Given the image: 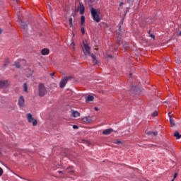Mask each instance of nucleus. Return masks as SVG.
<instances>
[{
    "instance_id": "9",
    "label": "nucleus",
    "mask_w": 181,
    "mask_h": 181,
    "mask_svg": "<svg viewBox=\"0 0 181 181\" xmlns=\"http://www.w3.org/2000/svg\"><path fill=\"white\" fill-rule=\"evenodd\" d=\"M85 11H86V7H84V4H83V3H79L80 15H84Z\"/></svg>"
},
{
    "instance_id": "15",
    "label": "nucleus",
    "mask_w": 181,
    "mask_h": 181,
    "mask_svg": "<svg viewBox=\"0 0 181 181\" xmlns=\"http://www.w3.org/2000/svg\"><path fill=\"white\" fill-rule=\"evenodd\" d=\"M79 115L80 112H78V111L72 110V117H74V118H77Z\"/></svg>"
},
{
    "instance_id": "41",
    "label": "nucleus",
    "mask_w": 181,
    "mask_h": 181,
    "mask_svg": "<svg viewBox=\"0 0 181 181\" xmlns=\"http://www.w3.org/2000/svg\"><path fill=\"white\" fill-rule=\"evenodd\" d=\"M2 33V30L0 28V34Z\"/></svg>"
},
{
    "instance_id": "37",
    "label": "nucleus",
    "mask_w": 181,
    "mask_h": 181,
    "mask_svg": "<svg viewBox=\"0 0 181 181\" xmlns=\"http://www.w3.org/2000/svg\"><path fill=\"white\" fill-rule=\"evenodd\" d=\"M58 173H62V175H65V173H63V171H58Z\"/></svg>"
},
{
    "instance_id": "34",
    "label": "nucleus",
    "mask_w": 181,
    "mask_h": 181,
    "mask_svg": "<svg viewBox=\"0 0 181 181\" xmlns=\"http://www.w3.org/2000/svg\"><path fill=\"white\" fill-rule=\"evenodd\" d=\"M176 177H177V173H175L174 175L173 179L175 180L176 179Z\"/></svg>"
},
{
    "instance_id": "38",
    "label": "nucleus",
    "mask_w": 181,
    "mask_h": 181,
    "mask_svg": "<svg viewBox=\"0 0 181 181\" xmlns=\"http://www.w3.org/2000/svg\"><path fill=\"white\" fill-rule=\"evenodd\" d=\"M71 42L73 44V46H76V44H74V42H73V40H71Z\"/></svg>"
},
{
    "instance_id": "3",
    "label": "nucleus",
    "mask_w": 181,
    "mask_h": 181,
    "mask_svg": "<svg viewBox=\"0 0 181 181\" xmlns=\"http://www.w3.org/2000/svg\"><path fill=\"white\" fill-rule=\"evenodd\" d=\"M46 93H47V90H46V87L43 83H40L38 85V95L40 97H44V95H46Z\"/></svg>"
},
{
    "instance_id": "2",
    "label": "nucleus",
    "mask_w": 181,
    "mask_h": 181,
    "mask_svg": "<svg viewBox=\"0 0 181 181\" xmlns=\"http://www.w3.org/2000/svg\"><path fill=\"white\" fill-rule=\"evenodd\" d=\"M83 46H84V49H85L84 54H87L89 56L90 55L93 59V63L95 64H97V58H96L95 55H94V54H91L90 52V46H88V45L86 44L85 42H83Z\"/></svg>"
},
{
    "instance_id": "30",
    "label": "nucleus",
    "mask_w": 181,
    "mask_h": 181,
    "mask_svg": "<svg viewBox=\"0 0 181 181\" xmlns=\"http://www.w3.org/2000/svg\"><path fill=\"white\" fill-rule=\"evenodd\" d=\"M73 128H74V129H78V126H77V125H74V126H73Z\"/></svg>"
},
{
    "instance_id": "12",
    "label": "nucleus",
    "mask_w": 181,
    "mask_h": 181,
    "mask_svg": "<svg viewBox=\"0 0 181 181\" xmlns=\"http://www.w3.org/2000/svg\"><path fill=\"white\" fill-rule=\"evenodd\" d=\"M112 132H115L112 129H107L103 131V135H110Z\"/></svg>"
},
{
    "instance_id": "35",
    "label": "nucleus",
    "mask_w": 181,
    "mask_h": 181,
    "mask_svg": "<svg viewBox=\"0 0 181 181\" xmlns=\"http://www.w3.org/2000/svg\"><path fill=\"white\" fill-rule=\"evenodd\" d=\"M146 134H147V135H151V136H152V132H148L146 133Z\"/></svg>"
},
{
    "instance_id": "28",
    "label": "nucleus",
    "mask_w": 181,
    "mask_h": 181,
    "mask_svg": "<svg viewBox=\"0 0 181 181\" xmlns=\"http://www.w3.org/2000/svg\"><path fill=\"white\" fill-rule=\"evenodd\" d=\"M152 117H158V112L156 111L153 112Z\"/></svg>"
},
{
    "instance_id": "36",
    "label": "nucleus",
    "mask_w": 181,
    "mask_h": 181,
    "mask_svg": "<svg viewBox=\"0 0 181 181\" xmlns=\"http://www.w3.org/2000/svg\"><path fill=\"white\" fill-rule=\"evenodd\" d=\"M50 76H51V77H54V72L51 73Z\"/></svg>"
},
{
    "instance_id": "24",
    "label": "nucleus",
    "mask_w": 181,
    "mask_h": 181,
    "mask_svg": "<svg viewBox=\"0 0 181 181\" xmlns=\"http://www.w3.org/2000/svg\"><path fill=\"white\" fill-rule=\"evenodd\" d=\"M15 66L17 69H21V64L19 62H15Z\"/></svg>"
},
{
    "instance_id": "21",
    "label": "nucleus",
    "mask_w": 181,
    "mask_h": 181,
    "mask_svg": "<svg viewBox=\"0 0 181 181\" xmlns=\"http://www.w3.org/2000/svg\"><path fill=\"white\" fill-rule=\"evenodd\" d=\"M170 124L171 127H175V119H173V118H170Z\"/></svg>"
},
{
    "instance_id": "43",
    "label": "nucleus",
    "mask_w": 181,
    "mask_h": 181,
    "mask_svg": "<svg viewBox=\"0 0 181 181\" xmlns=\"http://www.w3.org/2000/svg\"><path fill=\"white\" fill-rule=\"evenodd\" d=\"M129 76H130V77H131V76H132V74H130Z\"/></svg>"
},
{
    "instance_id": "42",
    "label": "nucleus",
    "mask_w": 181,
    "mask_h": 181,
    "mask_svg": "<svg viewBox=\"0 0 181 181\" xmlns=\"http://www.w3.org/2000/svg\"><path fill=\"white\" fill-rule=\"evenodd\" d=\"M179 36H181V31L179 33Z\"/></svg>"
},
{
    "instance_id": "39",
    "label": "nucleus",
    "mask_w": 181,
    "mask_h": 181,
    "mask_svg": "<svg viewBox=\"0 0 181 181\" xmlns=\"http://www.w3.org/2000/svg\"><path fill=\"white\" fill-rule=\"evenodd\" d=\"M107 57H110V59H112V55H107Z\"/></svg>"
},
{
    "instance_id": "6",
    "label": "nucleus",
    "mask_w": 181,
    "mask_h": 181,
    "mask_svg": "<svg viewBox=\"0 0 181 181\" xmlns=\"http://www.w3.org/2000/svg\"><path fill=\"white\" fill-rule=\"evenodd\" d=\"M94 121V117L88 116V117H84L82 118V122L85 124H91Z\"/></svg>"
},
{
    "instance_id": "16",
    "label": "nucleus",
    "mask_w": 181,
    "mask_h": 181,
    "mask_svg": "<svg viewBox=\"0 0 181 181\" xmlns=\"http://www.w3.org/2000/svg\"><path fill=\"white\" fill-rule=\"evenodd\" d=\"M121 43H122V46H123V47H124V49H127V47H128L129 46V44H128V42H119V45H121Z\"/></svg>"
},
{
    "instance_id": "1",
    "label": "nucleus",
    "mask_w": 181,
    "mask_h": 181,
    "mask_svg": "<svg viewBox=\"0 0 181 181\" xmlns=\"http://www.w3.org/2000/svg\"><path fill=\"white\" fill-rule=\"evenodd\" d=\"M90 13L95 22H97V23H98L101 21V18H100V10H95L94 7H92L90 8Z\"/></svg>"
},
{
    "instance_id": "11",
    "label": "nucleus",
    "mask_w": 181,
    "mask_h": 181,
    "mask_svg": "<svg viewBox=\"0 0 181 181\" xmlns=\"http://www.w3.org/2000/svg\"><path fill=\"white\" fill-rule=\"evenodd\" d=\"M129 91L130 93H133V94H138L139 88H138L136 86H132Z\"/></svg>"
},
{
    "instance_id": "26",
    "label": "nucleus",
    "mask_w": 181,
    "mask_h": 181,
    "mask_svg": "<svg viewBox=\"0 0 181 181\" xmlns=\"http://www.w3.org/2000/svg\"><path fill=\"white\" fill-rule=\"evenodd\" d=\"M69 25L70 26H73V18H69Z\"/></svg>"
},
{
    "instance_id": "8",
    "label": "nucleus",
    "mask_w": 181,
    "mask_h": 181,
    "mask_svg": "<svg viewBox=\"0 0 181 181\" xmlns=\"http://www.w3.org/2000/svg\"><path fill=\"white\" fill-rule=\"evenodd\" d=\"M18 103L19 107H25V98H23V96H20Z\"/></svg>"
},
{
    "instance_id": "32",
    "label": "nucleus",
    "mask_w": 181,
    "mask_h": 181,
    "mask_svg": "<svg viewBox=\"0 0 181 181\" xmlns=\"http://www.w3.org/2000/svg\"><path fill=\"white\" fill-rule=\"evenodd\" d=\"M128 4H132L134 0H127Z\"/></svg>"
},
{
    "instance_id": "14",
    "label": "nucleus",
    "mask_w": 181,
    "mask_h": 181,
    "mask_svg": "<svg viewBox=\"0 0 181 181\" xmlns=\"http://www.w3.org/2000/svg\"><path fill=\"white\" fill-rule=\"evenodd\" d=\"M66 170H67L68 173H70L71 175H73V173H74V170L73 166L67 167Z\"/></svg>"
},
{
    "instance_id": "27",
    "label": "nucleus",
    "mask_w": 181,
    "mask_h": 181,
    "mask_svg": "<svg viewBox=\"0 0 181 181\" xmlns=\"http://www.w3.org/2000/svg\"><path fill=\"white\" fill-rule=\"evenodd\" d=\"M81 32L82 35H84V33H86V30H84V28L82 27L81 28Z\"/></svg>"
},
{
    "instance_id": "17",
    "label": "nucleus",
    "mask_w": 181,
    "mask_h": 181,
    "mask_svg": "<svg viewBox=\"0 0 181 181\" xmlns=\"http://www.w3.org/2000/svg\"><path fill=\"white\" fill-rule=\"evenodd\" d=\"M164 147H165V149H167L168 151H170V149H171V148H172V144H170V143L165 144H164Z\"/></svg>"
},
{
    "instance_id": "40",
    "label": "nucleus",
    "mask_w": 181,
    "mask_h": 181,
    "mask_svg": "<svg viewBox=\"0 0 181 181\" xmlns=\"http://www.w3.org/2000/svg\"><path fill=\"white\" fill-rule=\"evenodd\" d=\"M95 111H98V107H95Z\"/></svg>"
},
{
    "instance_id": "10",
    "label": "nucleus",
    "mask_w": 181,
    "mask_h": 181,
    "mask_svg": "<svg viewBox=\"0 0 181 181\" xmlns=\"http://www.w3.org/2000/svg\"><path fill=\"white\" fill-rule=\"evenodd\" d=\"M9 86L8 81H0V88H6Z\"/></svg>"
},
{
    "instance_id": "20",
    "label": "nucleus",
    "mask_w": 181,
    "mask_h": 181,
    "mask_svg": "<svg viewBox=\"0 0 181 181\" xmlns=\"http://www.w3.org/2000/svg\"><path fill=\"white\" fill-rule=\"evenodd\" d=\"M94 100V96L93 95H88L86 98V101H93Z\"/></svg>"
},
{
    "instance_id": "23",
    "label": "nucleus",
    "mask_w": 181,
    "mask_h": 181,
    "mask_svg": "<svg viewBox=\"0 0 181 181\" xmlns=\"http://www.w3.org/2000/svg\"><path fill=\"white\" fill-rule=\"evenodd\" d=\"M113 144H116V145H118L119 144H122V142L119 140H115L113 141Z\"/></svg>"
},
{
    "instance_id": "45",
    "label": "nucleus",
    "mask_w": 181,
    "mask_h": 181,
    "mask_svg": "<svg viewBox=\"0 0 181 181\" xmlns=\"http://www.w3.org/2000/svg\"><path fill=\"white\" fill-rule=\"evenodd\" d=\"M4 66H6V64H4Z\"/></svg>"
},
{
    "instance_id": "33",
    "label": "nucleus",
    "mask_w": 181,
    "mask_h": 181,
    "mask_svg": "<svg viewBox=\"0 0 181 181\" xmlns=\"http://www.w3.org/2000/svg\"><path fill=\"white\" fill-rule=\"evenodd\" d=\"M150 37H152L153 40H155V35L153 34H151Z\"/></svg>"
},
{
    "instance_id": "5",
    "label": "nucleus",
    "mask_w": 181,
    "mask_h": 181,
    "mask_svg": "<svg viewBox=\"0 0 181 181\" xmlns=\"http://www.w3.org/2000/svg\"><path fill=\"white\" fill-rule=\"evenodd\" d=\"M71 78H73V76H71L64 77L59 83L60 88H64L66 87V85L67 84V81H69V80Z\"/></svg>"
},
{
    "instance_id": "19",
    "label": "nucleus",
    "mask_w": 181,
    "mask_h": 181,
    "mask_svg": "<svg viewBox=\"0 0 181 181\" xmlns=\"http://www.w3.org/2000/svg\"><path fill=\"white\" fill-rule=\"evenodd\" d=\"M86 22V17L84 16H81V25H83Z\"/></svg>"
},
{
    "instance_id": "29",
    "label": "nucleus",
    "mask_w": 181,
    "mask_h": 181,
    "mask_svg": "<svg viewBox=\"0 0 181 181\" xmlns=\"http://www.w3.org/2000/svg\"><path fill=\"white\" fill-rule=\"evenodd\" d=\"M2 175H4V170L2 169V168L0 167V176H1Z\"/></svg>"
},
{
    "instance_id": "4",
    "label": "nucleus",
    "mask_w": 181,
    "mask_h": 181,
    "mask_svg": "<svg viewBox=\"0 0 181 181\" xmlns=\"http://www.w3.org/2000/svg\"><path fill=\"white\" fill-rule=\"evenodd\" d=\"M26 117L28 119V122H30V124H33V127H36L37 125V120L35 118H33V116L30 113H28L26 115Z\"/></svg>"
},
{
    "instance_id": "44",
    "label": "nucleus",
    "mask_w": 181,
    "mask_h": 181,
    "mask_svg": "<svg viewBox=\"0 0 181 181\" xmlns=\"http://www.w3.org/2000/svg\"><path fill=\"white\" fill-rule=\"evenodd\" d=\"M171 181H175V180H174V179H173Z\"/></svg>"
},
{
    "instance_id": "22",
    "label": "nucleus",
    "mask_w": 181,
    "mask_h": 181,
    "mask_svg": "<svg viewBox=\"0 0 181 181\" xmlns=\"http://www.w3.org/2000/svg\"><path fill=\"white\" fill-rule=\"evenodd\" d=\"M23 88H24L25 93H28V84L26 83H24Z\"/></svg>"
},
{
    "instance_id": "31",
    "label": "nucleus",
    "mask_w": 181,
    "mask_h": 181,
    "mask_svg": "<svg viewBox=\"0 0 181 181\" xmlns=\"http://www.w3.org/2000/svg\"><path fill=\"white\" fill-rule=\"evenodd\" d=\"M173 115V114H172L171 112H169L168 113V116H169V118H172V116Z\"/></svg>"
},
{
    "instance_id": "13",
    "label": "nucleus",
    "mask_w": 181,
    "mask_h": 181,
    "mask_svg": "<svg viewBox=\"0 0 181 181\" xmlns=\"http://www.w3.org/2000/svg\"><path fill=\"white\" fill-rule=\"evenodd\" d=\"M49 49H47V48H44L41 51V54H42V56H46V55L49 54Z\"/></svg>"
},
{
    "instance_id": "25",
    "label": "nucleus",
    "mask_w": 181,
    "mask_h": 181,
    "mask_svg": "<svg viewBox=\"0 0 181 181\" xmlns=\"http://www.w3.org/2000/svg\"><path fill=\"white\" fill-rule=\"evenodd\" d=\"M151 136H158V132H152Z\"/></svg>"
},
{
    "instance_id": "7",
    "label": "nucleus",
    "mask_w": 181,
    "mask_h": 181,
    "mask_svg": "<svg viewBox=\"0 0 181 181\" xmlns=\"http://www.w3.org/2000/svg\"><path fill=\"white\" fill-rule=\"evenodd\" d=\"M18 22H19L20 26H21V29H23V30H26V29H28V24H26L25 22H23L22 21V19L18 18Z\"/></svg>"
},
{
    "instance_id": "18",
    "label": "nucleus",
    "mask_w": 181,
    "mask_h": 181,
    "mask_svg": "<svg viewBox=\"0 0 181 181\" xmlns=\"http://www.w3.org/2000/svg\"><path fill=\"white\" fill-rule=\"evenodd\" d=\"M174 136L176 138V139H180L181 134H179V132H175V133L174 134Z\"/></svg>"
}]
</instances>
